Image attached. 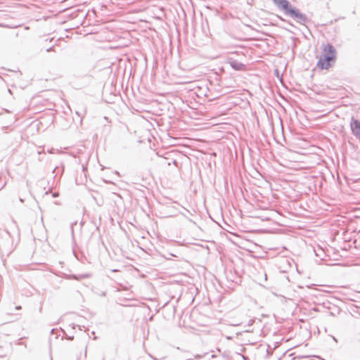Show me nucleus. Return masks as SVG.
<instances>
[{
    "label": "nucleus",
    "mask_w": 360,
    "mask_h": 360,
    "mask_svg": "<svg viewBox=\"0 0 360 360\" xmlns=\"http://www.w3.org/2000/svg\"><path fill=\"white\" fill-rule=\"evenodd\" d=\"M323 53L331 56V58L336 59L337 51L335 48L330 44L328 43L323 45Z\"/></svg>",
    "instance_id": "5"
},
{
    "label": "nucleus",
    "mask_w": 360,
    "mask_h": 360,
    "mask_svg": "<svg viewBox=\"0 0 360 360\" xmlns=\"http://www.w3.org/2000/svg\"><path fill=\"white\" fill-rule=\"evenodd\" d=\"M8 315H13L12 313H8Z\"/></svg>",
    "instance_id": "17"
},
{
    "label": "nucleus",
    "mask_w": 360,
    "mask_h": 360,
    "mask_svg": "<svg viewBox=\"0 0 360 360\" xmlns=\"http://www.w3.org/2000/svg\"><path fill=\"white\" fill-rule=\"evenodd\" d=\"M274 2L280 9L284 11L286 15L288 14V11L293 7L288 0H274Z\"/></svg>",
    "instance_id": "4"
},
{
    "label": "nucleus",
    "mask_w": 360,
    "mask_h": 360,
    "mask_svg": "<svg viewBox=\"0 0 360 360\" xmlns=\"http://www.w3.org/2000/svg\"><path fill=\"white\" fill-rule=\"evenodd\" d=\"M211 360H218L217 356L214 354H212Z\"/></svg>",
    "instance_id": "8"
},
{
    "label": "nucleus",
    "mask_w": 360,
    "mask_h": 360,
    "mask_svg": "<svg viewBox=\"0 0 360 360\" xmlns=\"http://www.w3.org/2000/svg\"><path fill=\"white\" fill-rule=\"evenodd\" d=\"M54 330H55V329H52L51 330V333H53Z\"/></svg>",
    "instance_id": "15"
},
{
    "label": "nucleus",
    "mask_w": 360,
    "mask_h": 360,
    "mask_svg": "<svg viewBox=\"0 0 360 360\" xmlns=\"http://www.w3.org/2000/svg\"><path fill=\"white\" fill-rule=\"evenodd\" d=\"M15 309L16 310H20V309H22V307H21L20 305H18V306H16V307H15Z\"/></svg>",
    "instance_id": "10"
},
{
    "label": "nucleus",
    "mask_w": 360,
    "mask_h": 360,
    "mask_svg": "<svg viewBox=\"0 0 360 360\" xmlns=\"http://www.w3.org/2000/svg\"><path fill=\"white\" fill-rule=\"evenodd\" d=\"M287 15L294 19L297 22L301 25H305L308 22L307 16L301 13L298 8L294 6L292 9L288 11V14Z\"/></svg>",
    "instance_id": "1"
},
{
    "label": "nucleus",
    "mask_w": 360,
    "mask_h": 360,
    "mask_svg": "<svg viewBox=\"0 0 360 360\" xmlns=\"http://www.w3.org/2000/svg\"><path fill=\"white\" fill-rule=\"evenodd\" d=\"M51 360H53L52 357H51Z\"/></svg>",
    "instance_id": "18"
},
{
    "label": "nucleus",
    "mask_w": 360,
    "mask_h": 360,
    "mask_svg": "<svg viewBox=\"0 0 360 360\" xmlns=\"http://www.w3.org/2000/svg\"><path fill=\"white\" fill-rule=\"evenodd\" d=\"M228 63L235 70L245 71L246 70V65L238 60L229 59Z\"/></svg>",
    "instance_id": "6"
},
{
    "label": "nucleus",
    "mask_w": 360,
    "mask_h": 360,
    "mask_svg": "<svg viewBox=\"0 0 360 360\" xmlns=\"http://www.w3.org/2000/svg\"><path fill=\"white\" fill-rule=\"evenodd\" d=\"M51 51H53V46H51V47H49V48L46 49V51L47 52H50Z\"/></svg>",
    "instance_id": "9"
},
{
    "label": "nucleus",
    "mask_w": 360,
    "mask_h": 360,
    "mask_svg": "<svg viewBox=\"0 0 360 360\" xmlns=\"http://www.w3.org/2000/svg\"><path fill=\"white\" fill-rule=\"evenodd\" d=\"M68 340H73L74 337L73 336H67L66 338Z\"/></svg>",
    "instance_id": "11"
},
{
    "label": "nucleus",
    "mask_w": 360,
    "mask_h": 360,
    "mask_svg": "<svg viewBox=\"0 0 360 360\" xmlns=\"http://www.w3.org/2000/svg\"><path fill=\"white\" fill-rule=\"evenodd\" d=\"M276 75L278 76V70H276Z\"/></svg>",
    "instance_id": "13"
},
{
    "label": "nucleus",
    "mask_w": 360,
    "mask_h": 360,
    "mask_svg": "<svg viewBox=\"0 0 360 360\" xmlns=\"http://www.w3.org/2000/svg\"><path fill=\"white\" fill-rule=\"evenodd\" d=\"M20 201L21 202H23V201H24V200H23V199L20 198Z\"/></svg>",
    "instance_id": "14"
},
{
    "label": "nucleus",
    "mask_w": 360,
    "mask_h": 360,
    "mask_svg": "<svg viewBox=\"0 0 360 360\" xmlns=\"http://www.w3.org/2000/svg\"><path fill=\"white\" fill-rule=\"evenodd\" d=\"M70 277L75 280L79 281L82 278H86L90 277L89 274H79V275H71Z\"/></svg>",
    "instance_id": "7"
},
{
    "label": "nucleus",
    "mask_w": 360,
    "mask_h": 360,
    "mask_svg": "<svg viewBox=\"0 0 360 360\" xmlns=\"http://www.w3.org/2000/svg\"><path fill=\"white\" fill-rule=\"evenodd\" d=\"M335 62V59L323 53L317 62V66L321 70H328Z\"/></svg>",
    "instance_id": "2"
},
{
    "label": "nucleus",
    "mask_w": 360,
    "mask_h": 360,
    "mask_svg": "<svg viewBox=\"0 0 360 360\" xmlns=\"http://www.w3.org/2000/svg\"><path fill=\"white\" fill-rule=\"evenodd\" d=\"M104 118H105V120H108L107 117H105Z\"/></svg>",
    "instance_id": "16"
},
{
    "label": "nucleus",
    "mask_w": 360,
    "mask_h": 360,
    "mask_svg": "<svg viewBox=\"0 0 360 360\" xmlns=\"http://www.w3.org/2000/svg\"><path fill=\"white\" fill-rule=\"evenodd\" d=\"M350 127L352 134L359 140H360V121L352 117Z\"/></svg>",
    "instance_id": "3"
},
{
    "label": "nucleus",
    "mask_w": 360,
    "mask_h": 360,
    "mask_svg": "<svg viewBox=\"0 0 360 360\" xmlns=\"http://www.w3.org/2000/svg\"><path fill=\"white\" fill-rule=\"evenodd\" d=\"M58 193H53V197L56 198V197H58Z\"/></svg>",
    "instance_id": "12"
}]
</instances>
